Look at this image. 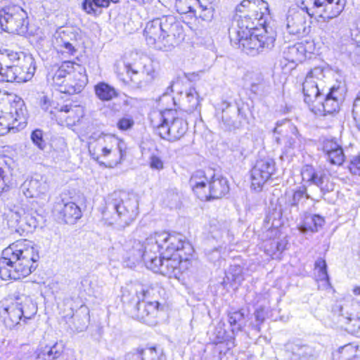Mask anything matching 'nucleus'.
Here are the masks:
<instances>
[{"label": "nucleus", "instance_id": "1", "mask_svg": "<svg viewBox=\"0 0 360 360\" xmlns=\"http://www.w3.org/2000/svg\"><path fill=\"white\" fill-rule=\"evenodd\" d=\"M39 259L38 249L31 241L18 240L2 252L0 277L2 280H18L34 271Z\"/></svg>", "mask_w": 360, "mask_h": 360}, {"label": "nucleus", "instance_id": "2", "mask_svg": "<svg viewBox=\"0 0 360 360\" xmlns=\"http://www.w3.org/2000/svg\"><path fill=\"white\" fill-rule=\"evenodd\" d=\"M179 243V239L176 236H169V233L167 231L155 232L143 243L130 239L122 245L123 263L126 266L132 268L143 261L148 269L154 254H158L161 248L166 250L167 252H171Z\"/></svg>", "mask_w": 360, "mask_h": 360}, {"label": "nucleus", "instance_id": "3", "mask_svg": "<svg viewBox=\"0 0 360 360\" xmlns=\"http://www.w3.org/2000/svg\"><path fill=\"white\" fill-rule=\"evenodd\" d=\"M325 77L323 68L315 67L307 75L302 84L304 102L311 112L318 115L333 114L339 110L342 94L339 86H333L323 96L319 89V82Z\"/></svg>", "mask_w": 360, "mask_h": 360}, {"label": "nucleus", "instance_id": "4", "mask_svg": "<svg viewBox=\"0 0 360 360\" xmlns=\"http://www.w3.org/2000/svg\"><path fill=\"white\" fill-rule=\"evenodd\" d=\"M147 44L156 49L169 51L184 39L182 25L173 15H165L148 22L144 29Z\"/></svg>", "mask_w": 360, "mask_h": 360}, {"label": "nucleus", "instance_id": "5", "mask_svg": "<svg viewBox=\"0 0 360 360\" xmlns=\"http://www.w3.org/2000/svg\"><path fill=\"white\" fill-rule=\"evenodd\" d=\"M169 236H176L179 239V244L175 245L174 251L171 252L161 248L158 254H154L148 269L168 277H176L183 269L188 268L187 264L190 263V257L194 250L181 234L169 233Z\"/></svg>", "mask_w": 360, "mask_h": 360}, {"label": "nucleus", "instance_id": "6", "mask_svg": "<svg viewBox=\"0 0 360 360\" xmlns=\"http://www.w3.org/2000/svg\"><path fill=\"white\" fill-rule=\"evenodd\" d=\"M139 214L136 196L124 192L115 191L105 198L102 217L108 224H117L125 227L135 220Z\"/></svg>", "mask_w": 360, "mask_h": 360}, {"label": "nucleus", "instance_id": "7", "mask_svg": "<svg viewBox=\"0 0 360 360\" xmlns=\"http://www.w3.org/2000/svg\"><path fill=\"white\" fill-rule=\"evenodd\" d=\"M182 112L176 109H165L150 114V121L157 134L162 139L174 141L179 139L188 129Z\"/></svg>", "mask_w": 360, "mask_h": 360}, {"label": "nucleus", "instance_id": "8", "mask_svg": "<svg viewBox=\"0 0 360 360\" xmlns=\"http://www.w3.org/2000/svg\"><path fill=\"white\" fill-rule=\"evenodd\" d=\"M230 41L233 45L238 46L248 55L255 56L261 52L270 50L274 46L275 39L266 33H250L241 36L239 31L230 34Z\"/></svg>", "mask_w": 360, "mask_h": 360}, {"label": "nucleus", "instance_id": "9", "mask_svg": "<svg viewBox=\"0 0 360 360\" xmlns=\"http://www.w3.org/2000/svg\"><path fill=\"white\" fill-rule=\"evenodd\" d=\"M37 312V306L30 299L22 302L16 301L4 309V323L9 329L18 328L22 323H27Z\"/></svg>", "mask_w": 360, "mask_h": 360}, {"label": "nucleus", "instance_id": "10", "mask_svg": "<svg viewBox=\"0 0 360 360\" xmlns=\"http://www.w3.org/2000/svg\"><path fill=\"white\" fill-rule=\"evenodd\" d=\"M27 13L20 6L8 5L0 8V27L6 32L25 34L28 30Z\"/></svg>", "mask_w": 360, "mask_h": 360}, {"label": "nucleus", "instance_id": "11", "mask_svg": "<svg viewBox=\"0 0 360 360\" xmlns=\"http://www.w3.org/2000/svg\"><path fill=\"white\" fill-rule=\"evenodd\" d=\"M36 65L33 57L23 58L22 65L0 70V81L6 82H25L31 79L35 72Z\"/></svg>", "mask_w": 360, "mask_h": 360}, {"label": "nucleus", "instance_id": "12", "mask_svg": "<svg viewBox=\"0 0 360 360\" xmlns=\"http://www.w3.org/2000/svg\"><path fill=\"white\" fill-rule=\"evenodd\" d=\"M278 356L281 360H316L318 353L307 344L291 342L283 346Z\"/></svg>", "mask_w": 360, "mask_h": 360}, {"label": "nucleus", "instance_id": "13", "mask_svg": "<svg viewBox=\"0 0 360 360\" xmlns=\"http://www.w3.org/2000/svg\"><path fill=\"white\" fill-rule=\"evenodd\" d=\"M271 19L270 12H269V18H264L263 15L261 16L259 13H249L238 20L237 27H231L229 30V34L234 31H239L240 35L244 36L252 33V30L259 31V27H262L266 32V27Z\"/></svg>", "mask_w": 360, "mask_h": 360}, {"label": "nucleus", "instance_id": "14", "mask_svg": "<svg viewBox=\"0 0 360 360\" xmlns=\"http://www.w3.org/2000/svg\"><path fill=\"white\" fill-rule=\"evenodd\" d=\"M275 171L274 159H257L251 169V187L260 191Z\"/></svg>", "mask_w": 360, "mask_h": 360}, {"label": "nucleus", "instance_id": "15", "mask_svg": "<svg viewBox=\"0 0 360 360\" xmlns=\"http://www.w3.org/2000/svg\"><path fill=\"white\" fill-rule=\"evenodd\" d=\"M24 195L27 198H38L47 202L49 200V185L46 178L36 175L26 179L21 185Z\"/></svg>", "mask_w": 360, "mask_h": 360}, {"label": "nucleus", "instance_id": "16", "mask_svg": "<svg viewBox=\"0 0 360 360\" xmlns=\"http://www.w3.org/2000/svg\"><path fill=\"white\" fill-rule=\"evenodd\" d=\"M53 213L65 224H74L82 217L80 207L74 202L60 198L53 207Z\"/></svg>", "mask_w": 360, "mask_h": 360}, {"label": "nucleus", "instance_id": "17", "mask_svg": "<svg viewBox=\"0 0 360 360\" xmlns=\"http://www.w3.org/2000/svg\"><path fill=\"white\" fill-rule=\"evenodd\" d=\"M151 294L148 298H141L139 303L129 309V313L134 319L142 321L146 324L151 323V317L155 316L159 307V302L153 300Z\"/></svg>", "mask_w": 360, "mask_h": 360}, {"label": "nucleus", "instance_id": "18", "mask_svg": "<svg viewBox=\"0 0 360 360\" xmlns=\"http://www.w3.org/2000/svg\"><path fill=\"white\" fill-rule=\"evenodd\" d=\"M68 75V79L65 81L64 86L58 89V91L68 94L81 92L87 83L84 68L74 63V70Z\"/></svg>", "mask_w": 360, "mask_h": 360}, {"label": "nucleus", "instance_id": "19", "mask_svg": "<svg viewBox=\"0 0 360 360\" xmlns=\"http://www.w3.org/2000/svg\"><path fill=\"white\" fill-rule=\"evenodd\" d=\"M349 301L336 303L333 307V312L340 317L339 321L345 325L346 330L356 333L360 330V312L356 314L349 312Z\"/></svg>", "mask_w": 360, "mask_h": 360}, {"label": "nucleus", "instance_id": "20", "mask_svg": "<svg viewBox=\"0 0 360 360\" xmlns=\"http://www.w3.org/2000/svg\"><path fill=\"white\" fill-rule=\"evenodd\" d=\"M155 291L154 288H146L140 286L138 289L133 285H127L122 288V300L124 304H128L129 309H132L141 298H148L151 294H154Z\"/></svg>", "mask_w": 360, "mask_h": 360}, {"label": "nucleus", "instance_id": "21", "mask_svg": "<svg viewBox=\"0 0 360 360\" xmlns=\"http://www.w3.org/2000/svg\"><path fill=\"white\" fill-rule=\"evenodd\" d=\"M145 60L148 63L142 61L125 65L127 73L130 76L131 80L136 84H140L142 81H148L153 78V70L151 63L147 59Z\"/></svg>", "mask_w": 360, "mask_h": 360}, {"label": "nucleus", "instance_id": "22", "mask_svg": "<svg viewBox=\"0 0 360 360\" xmlns=\"http://www.w3.org/2000/svg\"><path fill=\"white\" fill-rule=\"evenodd\" d=\"M306 22L302 12L290 11L286 18V30L290 34L303 36L307 33Z\"/></svg>", "mask_w": 360, "mask_h": 360}, {"label": "nucleus", "instance_id": "23", "mask_svg": "<svg viewBox=\"0 0 360 360\" xmlns=\"http://www.w3.org/2000/svg\"><path fill=\"white\" fill-rule=\"evenodd\" d=\"M74 70V63L72 61H65L56 70L53 68L47 75V81L52 86H57V90L64 86L65 77L68 75L72 74Z\"/></svg>", "mask_w": 360, "mask_h": 360}, {"label": "nucleus", "instance_id": "24", "mask_svg": "<svg viewBox=\"0 0 360 360\" xmlns=\"http://www.w3.org/2000/svg\"><path fill=\"white\" fill-rule=\"evenodd\" d=\"M314 6L324 7L323 13L319 18L325 19H335L343 11L345 0H314Z\"/></svg>", "mask_w": 360, "mask_h": 360}, {"label": "nucleus", "instance_id": "25", "mask_svg": "<svg viewBox=\"0 0 360 360\" xmlns=\"http://www.w3.org/2000/svg\"><path fill=\"white\" fill-rule=\"evenodd\" d=\"M63 343L56 342L37 349L34 352L36 360H56L63 353Z\"/></svg>", "mask_w": 360, "mask_h": 360}, {"label": "nucleus", "instance_id": "26", "mask_svg": "<svg viewBox=\"0 0 360 360\" xmlns=\"http://www.w3.org/2000/svg\"><path fill=\"white\" fill-rule=\"evenodd\" d=\"M24 57L32 56L24 52H15L9 49L0 50V70L15 66L16 64L22 65Z\"/></svg>", "mask_w": 360, "mask_h": 360}, {"label": "nucleus", "instance_id": "27", "mask_svg": "<svg viewBox=\"0 0 360 360\" xmlns=\"http://www.w3.org/2000/svg\"><path fill=\"white\" fill-rule=\"evenodd\" d=\"M209 183L210 197L213 199L220 198L229 191L226 178L214 174Z\"/></svg>", "mask_w": 360, "mask_h": 360}, {"label": "nucleus", "instance_id": "28", "mask_svg": "<svg viewBox=\"0 0 360 360\" xmlns=\"http://www.w3.org/2000/svg\"><path fill=\"white\" fill-rule=\"evenodd\" d=\"M245 8H248L249 13H259L261 16L269 18V4L263 0H243L236 7V11L242 13Z\"/></svg>", "mask_w": 360, "mask_h": 360}, {"label": "nucleus", "instance_id": "29", "mask_svg": "<svg viewBox=\"0 0 360 360\" xmlns=\"http://www.w3.org/2000/svg\"><path fill=\"white\" fill-rule=\"evenodd\" d=\"M324 218L319 214H308L304 216L302 224L298 226V230L302 233L317 232L319 228L324 224Z\"/></svg>", "mask_w": 360, "mask_h": 360}, {"label": "nucleus", "instance_id": "30", "mask_svg": "<svg viewBox=\"0 0 360 360\" xmlns=\"http://www.w3.org/2000/svg\"><path fill=\"white\" fill-rule=\"evenodd\" d=\"M228 322L233 335H236L246 326L245 313L243 309H231L227 311Z\"/></svg>", "mask_w": 360, "mask_h": 360}, {"label": "nucleus", "instance_id": "31", "mask_svg": "<svg viewBox=\"0 0 360 360\" xmlns=\"http://www.w3.org/2000/svg\"><path fill=\"white\" fill-rule=\"evenodd\" d=\"M133 360H166L162 349L155 347L138 348L132 354Z\"/></svg>", "mask_w": 360, "mask_h": 360}, {"label": "nucleus", "instance_id": "32", "mask_svg": "<svg viewBox=\"0 0 360 360\" xmlns=\"http://www.w3.org/2000/svg\"><path fill=\"white\" fill-rule=\"evenodd\" d=\"M333 360H360V346L348 344L333 354Z\"/></svg>", "mask_w": 360, "mask_h": 360}, {"label": "nucleus", "instance_id": "33", "mask_svg": "<svg viewBox=\"0 0 360 360\" xmlns=\"http://www.w3.org/2000/svg\"><path fill=\"white\" fill-rule=\"evenodd\" d=\"M94 92L98 99L102 101H109L117 97L116 89L110 84L101 82L94 86Z\"/></svg>", "mask_w": 360, "mask_h": 360}, {"label": "nucleus", "instance_id": "34", "mask_svg": "<svg viewBox=\"0 0 360 360\" xmlns=\"http://www.w3.org/2000/svg\"><path fill=\"white\" fill-rule=\"evenodd\" d=\"M284 56L289 62H302L305 58V48L302 44L290 46L284 51Z\"/></svg>", "mask_w": 360, "mask_h": 360}, {"label": "nucleus", "instance_id": "35", "mask_svg": "<svg viewBox=\"0 0 360 360\" xmlns=\"http://www.w3.org/2000/svg\"><path fill=\"white\" fill-rule=\"evenodd\" d=\"M117 1L118 0H84L82 8L88 14L97 15L101 13L98 8H107L110 2L117 3Z\"/></svg>", "mask_w": 360, "mask_h": 360}, {"label": "nucleus", "instance_id": "36", "mask_svg": "<svg viewBox=\"0 0 360 360\" xmlns=\"http://www.w3.org/2000/svg\"><path fill=\"white\" fill-rule=\"evenodd\" d=\"M273 131L275 134H277L286 139L288 138L290 133L295 136L298 134L297 127L286 119L278 121Z\"/></svg>", "mask_w": 360, "mask_h": 360}, {"label": "nucleus", "instance_id": "37", "mask_svg": "<svg viewBox=\"0 0 360 360\" xmlns=\"http://www.w3.org/2000/svg\"><path fill=\"white\" fill-rule=\"evenodd\" d=\"M77 331H83L87 327L89 322V311L86 307L81 306L72 316Z\"/></svg>", "mask_w": 360, "mask_h": 360}, {"label": "nucleus", "instance_id": "38", "mask_svg": "<svg viewBox=\"0 0 360 360\" xmlns=\"http://www.w3.org/2000/svg\"><path fill=\"white\" fill-rule=\"evenodd\" d=\"M208 179L203 170H197L191 176L189 180V185L193 191L197 194H200V191L205 188Z\"/></svg>", "mask_w": 360, "mask_h": 360}, {"label": "nucleus", "instance_id": "39", "mask_svg": "<svg viewBox=\"0 0 360 360\" xmlns=\"http://www.w3.org/2000/svg\"><path fill=\"white\" fill-rule=\"evenodd\" d=\"M323 151L328 158H344L342 146L333 139L326 140L323 143Z\"/></svg>", "mask_w": 360, "mask_h": 360}, {"label": "nucleus", "instance_id": "40", "mask_svg": "<svg viewBox=\"0 0 360 360\" xmlns=\"http://www.w3.org/2000/svg\"><path fill=\"white\" fill-rule=\"evenodd\" d=\"M225 323L219 321L214 328V335L216 337V342H226V345L229 348L236 346L235 338L233 336H229L226 335V331L224 328Z\"/></svg>", "mask_w": 360, "mask_h": 360}, {"label": "nucleus", "instance_id": "41", "mask_svg": "<svg viewBox=\"0 0 360 360\" xmlns=\"http://www.w3.org/2000/svg\"><path fill=\"white\" fill-rule=\"evenodd\" d=\"M186 101L188 105L186 111L193 113L197 112L198 115L200 114V96L194 88H190L186 92Z\"/></svg>", "mask_w": 360, "mask_h": 360}, {"label": "nucleus", "instance_id": "42", "mask_svg": "<svg viewBox=\"0 0 360 360\" xmlns=\"http://www.w3.org/2000/svg\"><path fill=\"white\" fill-rule=\"evenodd\" d=\"M72 112L73 108L72 105H64L60 107H55L54 110H50V113L53 115L52 119H55L60 124L68 122L70 115H66L72 114Z\"/></svg>", "mask_w": 360, "mask_h": 360}, {"label": "nucleus", "instance_id": "43", "mask_svg": "<svg viewBox=\"0 0 360 360\" xmlns=\"http://www.w3.org/2000/svg\"><path fill=\"white\" fill-rule=\"evenodd\" d=\"M286 245L285 240H272L269 243V246H266V252L272 259H280Z\"/></svg>", "mask_w": 360, "mask_h": 360}, {"label": "nucleus", "instance_id": "44", "mask_svg": "<svg viewBox=\"0 0 360 360\" xmlns=\"http://www.w3.org/2000/svg\"><path fill=\"white\" fill-rule=\"evenodd\" d=\"M306 188H300L294 191L292 195L286 194V203L290 207H297L304 200L309 198Z\"/></svg>", "mask_w": 360, "mask_h": 360}, {"label": "nucleus", "instance_id": "45", "mask_svg": "<svg viewBox=\"0 0 360 360\" xmlns=\"http://www.w3.org/2000/svg\"><path fill=\"white\" fill-rule=\"evenodd\" d=\"M200 3V0H176L175 8L180 14L192 13L196 16L194 6Z\"/></svg>", "mask_w": 360, "mask_h": 360}, {"label": "nucleus", "instance_id": "46", "mask_svg": "<svg viewBox=\"0 0 360 360\" xmlns=\"http://www.w3.org/2000/svg\"><path fill=\"white\" fill-rule=\"evenodd\" d=\"M223 105H226V109H222L221 112V122L224 124V127L226 129H231L232 128L236 127V121L234 119V115L236 114L235 110H233L231 112V110H229L228 108L229 107L230 104L227 102H224Z\"/></svg>", "mask_w": 360, "mask_h": 360}, {"label": "nucleus", "instance_id": "47", "mask_svg": "<svg viewBox=\"0 0 360 360\" xmlns=\"http://www.w3.org/2000/svg\"><path fill=\"white\" fill-rule=\"evenodd\" d=\"M12 120H13V111L0 116V136L4 135L9 131L18 128V126L14 124Z\"/></svg>", "mask_w": 360, "mask_h": 360}, {"label": "nucleus", "instance_id": "48", "mask_svg": "<svg viewBox=\"0 0 360 360\" xmlns=\"http://www.w3.org/2000/svg\"><path fill=\"white\" fill-rule=\"evenodd\" d=\"M43 217L41 215L37 213L36 211L31 210L27 212H25L22 217H20V221L25 222L31 229L37 228Z\"/></svg>", "mask_w": 360, "mask_h": 360}, {"label": "nucleus", "instance_id": "49", "mask_svg": "<svg viewBox=\"0 0 360 360\" xmlns=\"http://www.w3.org/2000/svg\"><path fill=\"white\" fill-rule=\"evenodd\" d=\"M320 28L326 34L330 35L338 32L339 28V22L335 19H325L319 18V20Z\"/></svg>", "mask_w": 360, "mask_h": 360}, {"label": "nucleus", "instance_id": "50", "mask_svg": "<svg viewBox=\"0 0 360 360\" xmlns=\"http://www.w3.org/2000/svg\"><path fill=\"white\" fill-rule=\"evenodd\" d=\"M226 278L233 284H240L243 280L240 266H231L229 272L226 274Z\"/></svg>", "mask_w": 360, "mask_h": 360}, {"label": "nucleus", "instance_id": "51", "mask_svg": "<svg viewBox=\"0 0 360 360\" xmlns=\"http://www.w3.org/2000/svg\"><path fill=\"white\" fill-rule=\"evenodd\" d=\"M315 269H318V278L320 281H326L329 283V276L327 273V264L326 261L322 258H319L315 262Z\"/></svg>", "mask_w": 360, "mask_h": 360}, {"label": "nucleus", "instance_id": "52", "mask_svg": "<svg viewBox=\"0 0 360 360\" xmlns=\"http://www.w3.org/2000/svg\"><path fill=\"white\" fill-rule=\"evenodd\" d=\"M201 9L199 18L206 22H210L213 19L214 9L212 5H203L200 1L198 3Z\"/></svg>", "mask_w": 360, "mask_h": 360}, {"label": "nucleus", "instance_id": "53", "mask_svg": "<svg viewBox=\"0 0 360 360\" xmlns=\"http://www.w3.org/2000/svg\"><path fill=\"white\" fill-rule=\"evenodd\" d=\"M180 201V196L179 193L174 190L167 191L165 197V202L169 207H176L179 205Z\"/></svg>", "mask_w": 360, "mask_h": 360}, {"label": "nucleus", "instance_id": "54", "mask_svg": "<svg viewBox=\"0 0 360 360\" xmlns=\"http://www.w3.org/2000/svg\"><path fill=\"white\" fill-rule=\"evenodd\" d=\"M31 139L34 145L39 149L44 150L46 146V142L43 139V132L40 129H35L32 132Z\"/></svg>", "mask_w": 360, "mask_h": 360}, {"label": "nucleus", "instance_id": "55", "mask_svg": "<svg viewBox=\"0 0 360 360\" xmlns=\"http://www.w3.org/2000/svg\"><path fill=\"white\" fill-rule=\"evenodd\" d=\"M13 112V120L12 122L14 124L18 126V128L22 127L25 123V115L22 108L19 110L15 108V112Z\"/></svg>", "mask_w": 360, "mask_h": 360}, {"label": "nucleus", "instance_id": "56", "mask_svg": "<svg viewBox=\"0 0 360 360\" xmlns=\"http://www.w3.org/2000/svg\"><path fill=\"white\" fill-rule=\"evenodd\" d=\"M134 123V122L132 118L125 117L119 120L117 123V126L119 129L124 131L131 128Z\"/></svg>", "mask_w": 360, "mask_h": 360}, {"label": "nucleus", "instance_id": "57", "mask_svg": "<svg viewBox=\"0 0 360 360\" xmlns=\"http://www.w3.org/2000/svg\"><path fill=\"white\" fill-rule=\"evenodd\" d=\"M327 179L325 174L321 172H316L314 176L313 177L311 183L321 188L323 190V185L325 180Z\"/></svg>", "mask_w": 360, "mask_h": 360}, {"label": "nucleus", "instance_id": "58", "mask_svg": "<svg viewBox=\"0 0 360 360\" xmlns=\"http://www.w3.org/2000/svg\"><path fill=\"white\" fill-rule=\"evenodd\" d=\"M61 39L63 41V44L61 45V46L64 49L63 51L69 53L70 55H74L76 53L77 50L73 42L65 40L64 39V37H61Z\"/></svg>", "mask_w": 360, "mask_h": 360}, {"label": "nucleus", "instance_id": "59", "mask_svg": "<svg viewBox=\"0 0 360 360\" xmlns=\"http://www.w3.org/2000/svg\"><path fill=\"white\" fill-rule=\"evenodd\" d=\"M316 173L311 166L306 165L302 172V178L311 182Z\"/></svg>", "mask_w": 360, "mask_h": 360}, {"label": "nucleus", "instance_id": "60", "mask_svg": "<svg viewBox=\"0 0 360 360\" xmlns=\"http://www.w3.org/2000/svg\"><path fill=\"white\" fill-rule=\"evenodd\" d=\"M360 101L359 97H356L354 100V104H353V109H352V115L354 120L356 122V124L360 129V113H359V107L358 106V102Z\"/></svg>", "mask_w": 360, "mask_h": 360}, {"label": "nucleus", "instance_id": "61", "mask_svg": "<svg viewBox=\"0 0 360 360\" xmlns=\"http://www.w3.org/2000/svg\"><path fill=\"white\" fill-rule=\"evenodd\" d=\"M349 169L352 174L360 176V159H352Z\"/></svg>", "mask_w": 360, "mask_h": 360}, {"label": "nucleus", "instance_id": "62", "mask_svg": "<svg viewBox=\"0 0 360 360\" xmlns=\"http://www.w3.org/2000/svg\"><path fill=\"white\" fill-rule=\"evenodd\" d=\"M93 160L96 164L99 165L100 166H103V167H108V168H112L115 166H116L117 164L120 163V161H117L116 159L114 160L108 161L107 162L100 161L99 159H97V158H95Z\"/></svg>", "mask_w": 360, "mask_h": 360}, {"label": "nucleus", "instance_id": "63", "mask_svg": "<svg viewBox=\"0 0 360 360\" xmlns=\"http://www.w3.org/2000/svg\"><path fill=\"white\" fill-rule=\"evenodd\" d=\"M296 1V3L297 4L301 7V8L304 11V10H306V11L307 12V13L309 15H310V13L308 12V7H307V4H314V0H295Z\"/></svg>", "mask_w": 360, "mask_h": 360}, {"label": "nucleus", "instance_id": "64", "mask_svg": "<svg viewBox=\"0 0 360 360\" xmlns=\"http://www.w3.org/2000/svg\"><path fill=\"white\" fill-rule=\"evenodd\" d=\"M150 166L152 169H161L163 168V162L161 159H151Z\"/></svg>", "mask_w": 360, "mask_h": 360}]
</instances>
